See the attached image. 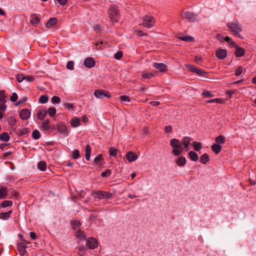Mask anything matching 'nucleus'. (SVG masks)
Masks as SVG:
<instances>
[{"mask_svg": "<svg viewBox=\"0 0 256 256\" xmlns=\"http://www.w3.org/2000/svg\"><path fill=\"white\" fill-rule=\"evenodd\" d=\"M226 26L230 31L233 32L236 36L243 39V37L240 34V32L242 30V27L238 20H234L227 23Z\"/></svg>", "mask_w": 256, "mask_h": 256, "instance_id": "nucleus-1", "label": "nucleus"}, {"mask_svg": "<svg viewBox=\"0 0 256 256\" xmlns=\"http://www.w3.org/2000/svg\"><path fill=\"white\" fill-rule=\"evenodd\" d=\"M170 146L172 148V153L174 156L180 155L184 149L182 146V143L176 138H172L170 140Z\"/></svg>", "mask_w": 256, "mask_h": 256, "instance_id": "nucleus-2", "label": "nucleus"}, {"mask_svg": "<svg viewBox=\"0 0 256 256\" xmlns=\"http://www.w3.org/2000/svg\"><path fill=\"white\" fill-rule=\"evenodd\" d=\"M92 195L94 198H98V200H108L113 198L112 195L110 192L100 190L92 191Z\"/></svg>", "mask_w": 256, "mask_h": 256, "instance_id": "nucleus-3", "label": "nucleus"}, {"mask_svg": "<svg viewBox=\"0 0 256 256\" xmlns=\"http://www.w3.org/2000/svg\"><path fill=\"white\" fill-rule=\"evenodd\" d=\"M30 242L24 240H22L21 242L18 243L17 249L21 256H24L26 253V249L28 248V244Z\"/></svg>", "mask_w": 256, "mask_h": 256, "instance_id": "nucleus-4", "label": "nucleus"}, {"mask_svg": "<svg viewBox=\"0 0 256 256\" xmlns=\"http://www.w3.org/2000/svg\"><path fill=\"white\" fill-rule=\"evenodd\" d=\"M109 16L112 22H117L119 18L118 10L116 6H111L109 9Z\"/></svg>", "mask_w": 256, "mask_h": 256, "instance_id": "nucleus-5", "label": "nucleus"}, {"mask_svg": "<svg viewBox=\"0 0 256 256\" xmlns=\"http://www.w3.org/2000/svg\"><path fill=\"white\" fill-rule=\"evenodd\" d=\"M154 19L152 16H146L143 18L142 25L144 27L151 28L154 26Z\"/></svg>", "mask_w": 256, "mask_h": 256, "instance_id": "nucleus-6", "label": "nucleus"}, {"mask_svg": "<svg viewBox=\"0 0 256 256\" xmlns=\"http://www.w3.org/2000/svg\"><path fill=\"white\" fill-rule=\"evenodd\" d=\"M181 17L190 22H194L197 20L198 16L189 12H183L181 14Z\"/></svg>", "mask_w": 256, "mask_h": 256, "instance_id": "nucleus-7", "label": "nucleus"}, {"mask_svg": "<svg viewBox=\"0 0 256 256\" xmlns=\"http://www.w3.org/2000/svg\"><path fill=\"white\" fill-rule=\"evenodd\" d=\"M94 94L97 98L99 99H102L104 97H110V94L108 92L102 89L95 90Z\"/></svg>", "mask_w": 256, "mask_h": 256, "instance_id": "nucleus-8", "label": "nucleus"}, {"mask_svg": "<svg viewBox=\"0 0 256 256\" xmlns=\"http://www.w3.org/2000/svg\"><path fill=\"white\" fill-rule=\"evenodd\" d=\"M86 244L90 249L93 250L98 246V242L95 238H88L86 240Z\"/></svg>", "mask_w": 256, "mask_h": 256, "instance_id": "nucleus-9", "label": "nucleus"}, {"mask_svg": "<svg viewBox=\"0 0 256 256\" xmlns=\"http://www.w3.org/2000/svg\"><path fill=\"white\" fill-rule=\"evenodd\" d=\"M192 140V138H191L184 136L182 138L181 141H180V143H182V146L184 145V146L186 151L190 150L189 144Z\"/></svg>", "mask_w": 256, "mask_h": 256, "instance_id": "nucleus-10", "label": "nucleus"}, {"mask_svg": "<svg viewBox=\"0 0 256 256\" xmlns=\"http://www.w3.org/2000/svg\"><path fill=\"white\" fill-rule=\"evenodd\" d=\"M20 116L23 120H27L30 116V112L28 109L24 108L20 112Z\"/></svg>", "mask_w": 256, "mask_h": 256, "instance_id": "nucleus-11", "label": "nucleus"}, {"mask_svg": "<svg viewBox=\"0 0 256 256\" xmlns=\"http://www.w3.org/2000/svg\"><path fill=\"white\" fill-rule=\"evenodd\" d=\"M95 60L92 58L89 57L86 58L84 62V64L86 68H91L94 66Z\"/></svg>", "mask_w": 256, "mask_h": 256, "instance_id": "nucleus-12", "label": "nucleus"}, {"mask_svg": "<svg viewBox=\"0 0 256 256\" xmlns=\"http://www.w3.org/2000/svg\"><path fill=\"white\" fill-rule=\"evenodd\" d=\"M40 22V19L36 14H32L30 18V22L34 26H37Z\"/></svg>", "mask_w": 256, "mask_h": 256, "instance_id": "nucleus-13", "label": "nucleus"}, {"mask_svg": "<svg viewBox=\"0 0 256 256\" xmlns=\"http://www.w3.org/2000/svg\"><path fill=\"white\" fill-rule=\"evenodd\" d=\"M58 131L62 134L64 136H66L68 135V131L67 128V127L66 125L63 124H60L58 125Z\"/></svg>", "mask_w": 256, "mask_h": 256, "instance_id": "nucleus-14", "label": "nucleus"}, {"mask_svg": "<svg viewBox=\"0 0 256 256\" xmlns=\"http://www.w3.org/2000/svg\"><path fill=\"white\" fill-rule=\"evenodd\" d=\"M153 66L158 70L160 72H164L167 70V66L163 63L154 62L152 64Z\"/></svg>", "mask_w": 256, "mask_h": 256, "instance_id": "nucleus-15", "label": "nucleus"}, {"mask_svg": "<svg viewBox=\"0 0 256 256\" xmlns=\"http://www.w3.org/2000/svg\"><path fill=\"white\" fill-rule=\"evenodd\" d=\"M216 56L220 59H224L226 56V51L223 49H219L216 51Z\"/></svg>", "mask_w": 256, "mask_h": 256, "instance_id": "nucleus-16", "label": "nucleus"}, {"mask_svg": "<svg viewBox=\"0 0 256 256\" xmlns=\"http://www.w3.org/2000/svg\"><path fill=\"white\" fill-rule=\"evenodd\" d=\"M126 158L129 162H132L137 160L138 156L136 154L129 152L126 154Z\"/></svg>", "mask_w": 256, "mask_h": 256, "instance_id": "nucleus-17", "label": "nucleus"}, {"mask_svg": "<svg viewBox=\"0 0 256 256\" xmlns=\"http://www.w3.org/2000/svg\"><path fill=\"white\" fill-rule=\"evenodd\" d=\"M75 236L80 240H84L86 238L84 232L80 230L76 231L75 233Z\"/></svg>", "mask_w": 256, "mask_h": 256, "instance_id": "nucleus-18", "label": "nucleus"}, {"mask_svg": "<svg viewBox=\"0 0 256 256\" xmlns=\"http://www.w3.org/2000/svg\"><path fill=\"white\" fill-rule=\"evenodd\" d=\"M57 19L55 18H50L48 21L46 23V26L47 28H51L53 26L57 23Z\"/></svg>", "mask_w": 256, "mask_h": 256, "instance_id": "nucleus-19", "label": "nucleus"}, {"mask_svg": "<svg viewBox=\"0 0 256 256\" xmlns=\"http://www.w3.org/2000/svg\"><path fill=\"white\" fill-rule=\"evenodd\" d=\"M92 148L90 145L88 144L85 148V158L87 160H89L90 158Z\"/></svg>", "mask_w": 256, "mask_h": 256, "instance_id": "nucleus-20", "label": "nucleus"}, {"mask_svg": "<svg viewBox=\"0 0 256 256\" xmlns=\"http://www.w3.org/2000/svg\"><path fill=\"white\" fill-rule=\"evenodd\" d=\"M186 160L184 156H181L176 161V164L180 166H184L186 164Z\"/></svg>", "mask_w": 256, "mask_h": 256, "instance_id": "nucleus-21", "label": "nucleus"}, {"mask_svg": "<svg viewBox=\"0 0 256 256\" xmlns=\"http://www.w3.org/2000/svg\"><path fill=\"white\" fill-rule=\"evenodd\" d=\"M8 198L6 188H0V199H4Z\"/></svg>", "mask_w": 256, "mask_h": 256, "instance_id": "nucleus-22", "label": "nucleus"}, {"mask_svg": "<svg viewBox=\"0 0 256 256\" xmlns=\"http://www.w3.org/2000/svg\"><path fill=\"white\" fill-rule=\"evenodd\" d=\"M188 156L190 158V160L192 161H197L198 159V154L194 151H190L188 152Z\"/></svg>", "mask_w": 256, "mask_h": 256, "instance_id": "nucleus-23", "label": "nucleus"}, {"mask_svg": "<svg viewBox=\"0 0 256 256\" xmlns=\"http://www.w3.org/2000/svg\"><path fill=\"white\" fill-rule=\"evenodd\" d=\"M212 149L216 154H218L220 152L222 148L218 144H214L212 146Z\"/></svg>", "mask_w": 256, "mask_h": 256, "instance_id": "nucleus-24", "label": "nucleus"}, {"mask_svg": "<svg viewBox=\"0 0 256 256\" xmlns=\"http://www.w3.org/2000/svg\"><path fill=\"white\" fill-rule=\"evenodd\" d=\"M245 54L244 50L242 48H237L235 52V54L236 56L240 57L243 56Z\"/></svg>", "mask_w": 256, "mask_h": 256, "instance_id": "nucleus-25", "label": "nucleus"}, {"mask_svg": "<svg viewBox=\"0 0 256 256\" xmlns=\"http://www.w3.org/2000/svg\"><path fill=\"white\" fill-rule=\"evenodd\" d=\"M209 160V156L208 154H204L200 157V162L202 164H206Z\"/></svg>", "mask_w": 256, "mask_h": 256, "instance_id": "nucleus-26", "label": "nucleus"}, {"mask_svg": "<svg viewBox=\"0 0 256 256\" xmlns=\"http://www.w3.org/2000/svg\"><path fill=\"white\" fill-rule=\"evenodd\" d=\"M46 114H47L46 110H42L38 112L37 114L38 118L40 120H42L46 116Z\"/></svg>", "mask_w": 256, "mask_h": 256, "instance_id": "nucleus-27", "label": "nucleus"}, {"mask_svg": "<svg viewBox=\"0 0 256 256\" xmlns=\"http://www.w3.org/2000/svg\"><path fill=\"white\" fill-rule=\"evenodd\" d=\"M102 160L103 158L102 154H99L94 159V162L98 166H101L102 164L100 162Z\"/></svg>", "mask_w": 256, "mask_h": 256, "instance_id": "nucleus-28", "label": "nucleus"}, {"mask_svg": "<svg viewBox=\"0 0 256 256\" xmlns=\"http://www.w3.org/2000/svg\"><path fill=\"white\" fill-rule=\"evenodd\" d=\"M10 136L6 132H3L0 136V140L4 142H8L10 140Z\"/></svg>", "mask_w": 256, "mask_h": 256, "instance_id": "nucleus-29", "label": "nucleus"}, {"mask_svg": "<svg viewBox=\"0 0 256 256\" xmlns=\"http://www.w3.org/2000/svg\"><path fill=\"white\" fill-rule=\"evenodd\" d=\"M225 141V137L222 135H220L216 138V142L218 144H224Z\"/></svg>", "mask_w": 256, "mask_h": 256, "instance_id": "nucleus-30", "label": "nucleus"}, {"mask_svg": "<svg viewBox=\"0 0 256 256\" xmlns=\"http://www.w3.org/2000/svg\"><path fill=\"white\" fill-rule=\"evenodd\" d=\"M224 40H225V41H226V42H228V44L231 47H235V48L237 47V45L236 44V43L232 40L228 36H226L224 38Z\"/></svg>", "mask_w": 256, "mask_h": 256, "instance_id": "nucleus-31", "label": "nucleus"}, {"mask_svg": "<svg viewBox=\"0 0 256 256\" xmlns=\"http://www.w3.org/2000/svg\"><path fill=\"white\" fill-rule=\"evenodd\" d=\"M108 152L110 156L116 157L118 154V150L114 147H111L109 148Z\"/></svg>", "mask_w": 256, "mask_h": 256, "instance_id": "nucleus-32", "label": "nucleus"}, {"mask_svg": "<svg viewBox=\"0 0 256 256\" xmlns=\"http://www.w3.org/2000/svg\"><path fill=\"white\" fill-rule=\"evenodd\" d=\"M38 166L39 170L44 171L46 170V165L44 161H40L38 162Z\"/></svg>", "mask_w": 256, "mask_h": 256, "instance_id": "nucleus-33", "label": "nucleus"}, {"mask_svg": "<svg viewBox=\"0 0 256 256\" xmlns=\"http://www.w3.org/2000/svg\"><path fill=\"white\" fill-rule=\"evenodd\" d=\"M12 213V210H9L6 212H1L0 214V218L3 219H7L10 218V215Z\"/></svg>", "mask_w": 256, "mask_h": 256, "instance_id": "nucleus-34", "label": "nucleus"}, {"mask_svg": "<svg viewBox=\"0 0 256 256\" xmlns=\"http://www.w3.org/2000/svg\"><path fill=\"white\" fill-rule=\"evenodd\" d=\"M42 128L44 130H48L50 128V122L48 120H44L42 124Z\"/></svg>", "mask_w": 256, "mask_h": 256, "instance_id": "nucleus-35", "label": "nucleus"}, {"mask_svg": "<svg viewBox=\"0 0 256 256\" xmlns=\"http://www.w3.org/2000/svg\"><path fill=\"white\" fill-rule=\"evenodd\" d=\"M80 121L78 118H74L71 120L70 124L74 127H77L80 125Z\"/></svg>", "mask_w": 256, "mask_h": 256, "instance_id": "nucleus-36", "label": "nucleus"}, {"mask_svg": "<svg viewBox=\"0 0 256 256\" xmlns=\"http://www.w3.org/2000/svg\"><path fill=\"white\" fill-rule=\"evenodd\" d=\"M80 157V152L78 150L75 149L72 153V158L73 159H78Z\"/></svg>", "mask_w": 256, "mask_h": 256, "instance_id": "nucleus-37", "label": "nucleus"}, {"mask_svg": "<svg viewBox=\"0 0 256 256\" xmlns=\"http://www.w3.org/2000/svg\"><path fill=\"white\" fill-rule=\"evenodd\" d=\"M72 226H73L72 228L74 230H76L81 225L80 221L78 220H73L72 221Z\"/></svg>", "mask_w": 256, "mask_h": 256, "instance_id": "nucleus-38", "label": "nucleus"}, {"mask_svg": "<svg viewBox=\"0 0 256 256\" xmlns=\"http://www.w3.org/2000/svg\"><path fill=\"white\" fill-rule=\"evenodd\" d=\"M48 100V96L46 95H42L39 98V102L41 104H45Z\"/></svg>", "mask_w": 256, "mask_h": 256, "instance_id": "nucleus-39", "label": "nucleus"}, {"mask_svg": "<svg viewBox=\"0 0 256 256\" xmlns=\"http://www.w3.org/2000/svg\"><path fill=\"white\" fill-rule=\"evenodd\" d=\"M244 68L242 66H239L236 70L235 76H238L240 75L244 72Z\"/></svg>", "mask_w": 256, "mask_h": 256, "instance_id": "nucleus-40", "label": "nucleus"}, {"mask_svg": "<svg viewBox=\"0 0 256 256\" xmlns=\"http://www.w3.org/2000/svg\"><path fill=\"white\" fill-rule=\"evenodd\" d=\"M192 144L194 146V149L196 151H199L202 148V144L200 142H194Z\"/></svg>", "mask_w": 256, "mask_h": 256, "instance_id": "nucleus-41", "label": "nucleus"}, {"mask_svg": "<svg viewBox=\"0 0 256 256\" xmlns=\"http://www.w3.org/2000/svg\"><path fill=\"white\" fill-rule=\"evenodd\" d=\"M32 136L34 140H38L40 137V134L38 130H36L32 133Z\"/></svg>", "mask_w": 256, "mask_h": 256, "instance_id": "nucleus-42", "label": "nucleus"}, {"mask_svg": "<svg viewBox=\"0 0 256 256\" xmlns=\"http://www.w3.org/2000/svg\"><path fill=\"white\" fill-rule=\"evenodd\" d=\"M10 126H14L16 124V119L14 117H10L8 120Z\"/></svg>", "mask_w": 256, "mask_h": 256, "instance_id": "nucleus-43", "label": "nucleus"}, {"mask_svg": "<svg viewBox=\"0 0 256 256\" xmlns=\"http://www.w3.org/2000/svg\"><path fill=\"white\" fill-rule=\"evenodd\" d=\"M48 113L50 116L52 117L56 114V110L53 107L50 108L47 111V114Z\"/></svg>", "mask_w": 256, "mask_h": 256, "instance_id": "nucleus-44", "label": "nucleus"}, {"mask_svg": "<svg viewBox=\"0 0 256 256\" xmlns=\"http://www.w3.org/2000/svg\"><path fill=\"white\" fill-rule=\"evenodd\" d=\"M5 93L4 90H0V102L2 103L6 102V100L5 99Z\"/></svg>", "mask_w": 256, "mask_h": 256, "instance_id": "nucleus-45", "label": "nucleus"}, {"mask_svg": "<svg viewBox=\"0 0 256 256\" xmlns=\"http://www.w3.org/2000/svg\"><path fill=\"white\" fill-rule=\"evenodd\" d=\"M12 202L11 200H4L2 202L1 204V206L3 208H6L9 206H12Z\"/></svg>", "mask_w": 256, "mask_h": 256, "instance_id": "nucleus-46", "label": "nucleus"}, {"mask_svg": "<svg viewBox=\"0 0 256 256\" xmlns=\"http://www.w3.org/2000/svg\"><path fill=\"white\" fill-rule=\"evenodd\" d=\"M180 39L185 42H192L194 38L190 36H184L180 38Z\"/></svg>", "mask_w": 256, "mask_h": 256, "instance_id": "nucleus-47", "label": "nucleus"}, {"mask_svg": "<svg viewBox=\"0 0 256 256\" xmlns=\"http://www.w3.org/2000/svg\"><path fill=\"white\" fill-rule=\"evenodd\" d=\"M16 78L19 82H21L25 79V76L22 74H18L16 75Z\"/></svg>", "mask_w": 256, "mask_h": 256, "instance_id": "nucleus-48", "label": "nucleus"}, {"mask_svg": "<svg viewBox=\"0 0 256 256\" xmlns=\"http://www.w3.org/2000/svg\"><path fill=\"white\" fill-rule=\"evenodd\" d=\"M52 103L59 104L60 102V98L57 96H54L51 99Z\"/></svg>", "mask_w": 256, "mask_h": 256, "instance_id": "nucleus-49", "label": "nucleus"}, {"mask_svg": "<svg viewBox=\"0 0 256 256\" xmlns=\"http://www.w3.org/2000/svg\"><path fill=\"white\" fill-rule=\"evenodd\" d=\"M111 174V171L110 170H106V171L103 172L101 173V176L102 177H107Z\"/></svg>", "mask_w": 256, "mask_h": 256, "instance_id": "nucleus-50", "label": "nucleus"}, {"mask_svg": "<svg viewBox=\"0 0 256 256\" xmlns=\"http://www.w3.org/2000/svg\"><path fill=\"white\" fill-rule=\"evenodd\" d=\"M120 102H129L130 101V99L128 96H122L120 97Z\"/></svg>", "mask_w": 256, "mask_h": 256, "instance_id": "nucleus-51", "label": "nucleus"}, {"mask_svg": "<svg viewBox=\"0 0 256 256\" xmlns=\"http://www.w3.org/2000/svg\"><path fill=\"white\" fill-rule=\"evenodd\" d=\"M66 68L70 70H72L74 68V63L72 61H69L67 62Z\"/></svg>", "mask_w": 256, "mask_h": 256, "instance_id": "nucleus-52", "label": "nucleus"}, {"mask_svg": "<svg viewBox=\"0 0 256 256\" xmlns=\"http://www.w3.org/2000/svg\"><path fill=\"white\" fill-rule=\"evenodd\" d=\"M186 68H188V70H190V72H196V70H197V68H196L195 66H194L192 65H190V64H188V66H186Z\"/></svg>", "mask_w": 256, "mask_h": 256, "instance_id": "nucleus-53", "label": "nucleus"}, {"mask_svg": "<svg viewBox=\"0 0 256 256\" xmlns=\"http://www.w3.org/2000/svg\"><path fill=\"white\" fill-rule=\"evenodd\" d=\"M202 95L206 98H210L213 96V94L210 92L208 90H204L202 94Z\"/></svg>", "mask_w": 256, "mask_h": 256, "instance_id": "nucleus-54", "label": "nucleus"}, {"mask_svg": "<svg viewBox=\"0 0 256 256\" xmlns=\"http://www.w3.org/2000/svg\"><path fill=\"white\" fill-rule=\"evenodd\" d=\"M20 135H24L28 133L29 131L28 130V129L26 128H20Z\"/></svg>", "mask_w": 256, "mask_h": 256, "instance_id": "nucleus-55", "label": "nucleus"}, {"mask_svg": "<svg viewBox=\"0 0 256 256\" xmlns=\"http://www.w3.org/2000/svg\"><path fill=\"white\" fill-rule=\"evenodd\" d=\"M154 74L152 73H145L142 74V78L144 79H146L148 78H150L153 76Z\"/></svg>", "mask_w": 256, "mask_h": 256, "instance_id": "nucleus-56", "label": "nucleus"}, {"mask_svg": "<svg viewBox=\"0 0 256 256\" xmlns=\"http://www.w3.org/2000/svg\"><path fill=\"white\" fill-rule=\"evenodd\" d=\"M122 56V51H118L116 52L114 54V58L116 60H120Z\"/></svg>", "mask_w": 256, "mask_h": 256, "instance_id": "nucleus-57", "label": "nucleus"}, {"mask_svg": "<svg viewBox=\"0 0 256 256\" xmlns=\"http://www.w3.org/2000/svg\"><path fill=\"white\" fill-rule=\"evenodd\" d=\"M18 95L16 92H14L12 94V96H10V100L12 102H15L18 99Z\"/></svg>", "mask_w": 256, "mask_h": 256, "instance_id": "nucleus-58", "label": "nucleus"}, {"mask_svg": "<svg viewBox=\"0 0 256 256\" xmlns=\"http://www.w3.org/2000/svg\"><path fill=\"white\" fill-rule=\"evenodd\" d=\"M222 102V100L219 98H214L210 100L207 102L208 103H212V102H216V103H220Z\"/></svg>", "mask_w": 256, "mask_h": 256, "instance_id": "nucleus-59", "label": "nucleus"}, {"mask_svg": "<svg viewBox=\"0 0 256 256\" xmlns=\"http://www.w3.org/2000/svg\"><path fill=\"white\" fill-rule=\"evenodd\" d=\"M28 82H32L34 80V78L32 76H25V79Z\"/></svg>", "mask_w": 256, "mask_h": 256, "instance_id": "nucleus-60", "label": "nucleus"}, {"mask_svg": "<svg viewBox=\"0 0 256 256\" xmlns=\"http://www.w3.org/2000/svg\"><path fill=\"white\" fill-rule=\"evenodd\" d=\"M6 108V106L3 104H0V110L4 111Z\"/></svg>", "mask_w": 256, "mask_h": 256, "instance_id": "nucleus-61", "label": "nucleus"}, {"mask_svg": "<svg viewBox=\"0 0 256 256\" xmlns=\"http://www.w3.org/2000/svg\"><path fill=\"white\" fill-rule=\"evenodd\" d=\"M196 73L198 74L200 76H203L205 74V72L204 71H202L200 70L197 68Z\"/></svg>", "mask_w": 256, "mask_h": 256, "instance_id": "nucleus-62", "label": "nucleus"}, {"mask_svg": "<svg viewBox=\"0 0 256 256\" xmlns=\"http://www.w3.org/2000/svg\"><path fill=\"white\" fill-rule=\"evenodd\" d=\"M172 126H166V128H165V132L166 133H169V132H170L171 131H172Z\"/></svg>", "mask_w": 256, "mask_h": 256, "instance_id": "nucleus-63", "label": "nucleus"}, {"mask_svg": "<svg viewBox=\"0 0 256 256\" xmlns=\"http://www.w3.org/2000/svg\"><path fill=\"white\" fill-rule=\"evenodd\" d=\"M68 0H57L58 2L62 6L65 5Z\"/></svg>", "mask_w": 256, "mask_h": 256, "instance_id": "nucleus-64", "label": "nucleus"}]
</instances>
